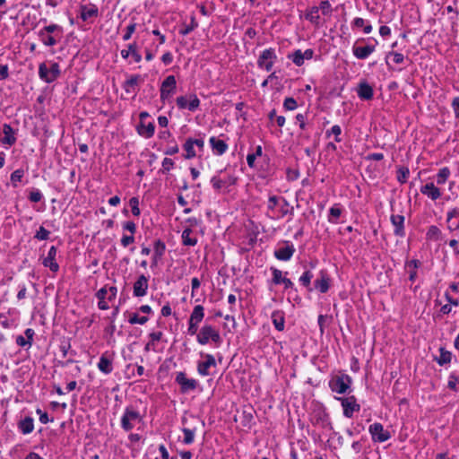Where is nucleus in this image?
I'll list each match as a JSON object with an SVG mask.
<instances>
[{"label": "nucleus", "instance_id": "f257e3e1", "mask_svg": "<svg viewBox=\"0 0 459 459\" xmlns=\"http://www.w3.org/2000/svg\"><path fill=\"white\" fill-rule=\"evenodd\" d=\"M196 340L202 345L207 344L210 340L216 344H220L221 342V337L219 331L210 325H204L201 328L200 332L196 335Z\"/></svg>", "mask_w": 459, "mask_h": 459}, {"label": "nucleus", "instance_id": "f03ea898", "mask_svg": "<svg viewBox=\"0 0 459 459\" xmlns=\"http://www.w3.org/2000/svg\"><path fill=\"white\" fill-rule=\"evenodd\" d=\"M59 75L60 69L57 63H51L49 66L46 63H41L39 66V78L48 83L56 81Z\"/></svg>", "mask_w": 459, "mask_h": 459}, {"label": "nucleus", "instance_id": "7ed1b4c3", "mask_svg": "<svg viewBox=\"0 0 459 459\" xmlns=\"http://www.w3.org/2000/svg\"><path fill=\"white\" fill-rule=\"evenodd\" d=\"M142 417L140 413L132 407H126L121 418V427L124 430H131L136 422H140Z\"/></svg>", "mask_w": 459, "mask_h": 459}, {"label": "nucleus", "instance_id": "20e7f679", "mask_svg": "<svg viewBox=\"0 0 459 459\" xmlns=\"http://www.w3.org/2000/svg\"><path fill=\"white\" fill-rule=\"evenodd\" d=\"M351 378L348 375L336 376L330 381V387L333 392L337 394H345L350 388Z\"/></svg>", "mask_w": 459, "mask_h": 459}, {"label": "nucleus", "instance_id": "39448f33", "mask_svg": "<svg viewBox=\"0 0 459 459\" xmlns=\"http://www.w3.org/2000/svg\"><path fill=\"white\" fill-rule=\"evenodd\" d=\"M277 56L273 48L264 49L258 57L257 65L269 72L272 70Z\"/></svg>", "mask_w": 459, "mask_h": 459}, {"label": "nucleus", "instance_id": "423d86ee", "mask_svg": "<svg viewBox=\"0 0 459 459\" xmlns=\"http://www.w3.org/2000/svg\"><path fill=\"white\" fill-rule=\"evenodd\" d=\"M337 400L341 402L343 409V415L347 418H351L354 412L360 410V405L357 403V400L353 395L349 397H339Z\"/></svg>", "mask_w": 459, "mask_h": 459}, {"label": "nucleus", "instance_id": "0eeeda50", "mask_svg": "<svg viewBox=\"0 0 459 459\" xmlns=\"http://www.w3.org/2000/svg\"><path fill=\"white\" fill-rule=\"evenodd\" d=\"M368 431L372 436V439L376 442L383 443L391 437L389 431L385 430L384 426L378 422L371 424L368 428Z\"/></svg>", "mask_w": 459, "mask_h": 459}, {"label": "nucleus", "instance_id": "6e6552de", "mask_svg": "<svg viewBox=\"0 0 459 459\" xmlns=\"http://www.w3.org/2000/svg\"><path fill=\"white\" fill-rule=\"evenodd\" d=\"M176 85L177 82L174 75H169L166 77V79L161 83L160 99L165 100L170 98L176 91Z\"/></svg>", "mask_w": 459, "mask_h": 459}, {"label": "nucleus", "instance_id": "1a4fd4ad", "mask_svg": "<svg viewBox=\"0 0 459 459\" xmlns=\"http://www.w3.org/2000/svg\"><path fill=\"white\" fill-rule=\"evenodd\" d=\"M176 101L179 108H187L190 111H195L200 105L199 99L194 94L190 95L188 98L186 96L178 97Z\"/></svg>", "mask_w": 459, "mask_h": 459}, {"label": "nucleus", "instance_id": "9d476101", "mask_svg": "<svg viewBox=\"0 0 459 459\" xmlns=\"http://www.w3.org/2000/svg\"><path fill=\"white\" fill-rule=\"evenodd\" d=\"M176 382L180 385L182 393L195 390L197 386V381L193 378H187L184 372L177 374Z\"/></svg>", "mask_w": 459, "mask_h": 459}, {"label": "nucleus", "instance_id": "9b49d317", "mask_svg": "<svg viewBox=\"0 0 459 459\" xmlns=\"http://www.w3.org/2000/svg\"><path fill=\"white\" fill-rule=\"evenodd\" d=\"M295 253V247L292 244L285 242L283 246L279 247L274 251V256L281 261H289Z\"/></svg>", "mask_w": 459, "mask_h": 459}, {"label": "nucleus", "instance_id": "f8f14e48", "mask_svg": "<svg viewBox=\"0 0 459 459\" xmlns=\"http://www.w3.org/2000/svg\"><path fill=\"white\" fill-rule=\"evenodd\" d=\"M56 247L52 246L48 253L47 257L43 259V265L48 267L52 272L56 273L59 269V265L56 261Z\"/></svg>", "mask_w": 459, "mask_h": 459}, {"label": "nucleus", "instance_id": "ddd939ff", "mask_svg": "<svg viewBox=\"0 0 459 459\" xmlns=\"http://www.w3.org/2000/svg\"><path fill=\"white\" fill-rule=\"evenodd\" d=\"M375 45L361 47L354 44L352 47V53L358 59H366L375 51Z\"/></svg>", "mask_w": 459, "mask_h": 459}, {"label": "nucleus", "instance_id": "4468645a", "mask_svg": "<svg viewBox=\"0 0 459 459\" xmlns=\"http://www.w3.org/2000/svg\"><path fill=\"white\" fill-rule=\"evenodd\" d=\"M148 290V278L143 274L140 275L134 283V295L135 297L145 296Z\"/></svg>", "mask_w": 459, "mask_h": 459}, {"label": "nucleus", "instance_id": "2eb2a0df", "mask_svg": "<svg viewBox=\"0 0 459 459\" xmlns=\"http://www.w3.org/2000/svg\"><path fill=\"white\" fill-rule=\"evenodd\" d=\"M216 367V361L212 354L205 355V360L198 362L197 371L202 376H208L210 374L209 368Z\"/></svg>", "mask_w": 459, "mask_h": 459}, {"label": "nucleus", "instance_id": "dca6fc26", "mask_svg": "<svg viewBox=\"0 0 459 459\" xmlns=\"http://www.w3.org/2000/svg\"><path fill=\"white\" fill-rule=\"evenodd\" d=\"M420 192L434 201L441 196L440 190L433 183H428L422 186Z\"/></svg>", "mask_w": 459, "mask_h": 459}, {"label": "nucleus", "instance_id": "f3484780", "mask_svg": "<svg viewBox=\"0 0 459 459\" xmlns=\"http://www.w3.org/2000/svg\"><path fill=\"white\" fill-rule=\"evenodd\" d=\"M99 14V10L94 4L82 5L81 6V18L83 21H88L91 18L97 17Z\"/></svg>", "mask_w": 459, "mask_h": 459}, {"label": "nucleus", "instance_id": "a211bd4d", "mask_svg": "<svg viewBox=\"0 0 459 459\" xmlns=\"http://www.w3.org/2000/svg\"><path fill=\"white\" fill-rule=\"evenodd\" d=\"M210 143L213 152L217 155H222L228 149V144L223 140L214 136L210 138Z\"/></svg>", "mask_w": 459, "mask_h": 459}, {"label": "nucleus", "instance_id": "6ab92c4d", "mask_svg": "<svg viewBox=\"0 0 459 459\" xmlns=\"http://www.w3.org/2000/svg\"><path fill=\"white\" fill-rule=\"evenodd\" d=\"M3 133H4V136L1 140V142L4 144H7L9 146L13 145L16 142V137L14 136V131H13V127L8 124H4L3 126Z\"/></svg>", "mask_w": 459, "mask_h": 459}, {"label": "nucleus", "instance_id": "aec40b11", "mask_svg": "<svg viewBox=\"0 0 459 459\" xmlns=\"http://www.w3.org/2000/svg\"><path fill=\"white\" fill-rule=\"evenodd\" d=\"M38 36L39 40L48 47H53L56 45L58 40L61 39L60 35H53L49 33H44V31H39Z\"/></svg>", "mask_w": 459, "mask_h": 459}, {"label": "nucleus", "instance_id": "412c9836", "mask_svg": "<svg viewBox=\"0 0 459 459\" xmlns=\"http://www.w3.org/2000/svg\"><path fill=\"white\" fill-rule=\"evenodd\" d=\"M392 224L394 227V233L396 236L403 237L404 236V217L403 215H392L391 216Z\"/></svg>", "mask_w": 459, "mask_h": 459}, {"label": "nucleus", "instance_id": "4be33fe9", "mask_svg": "<svg viewBox=\"0 0 459 459\" xmlns=\"http://www.w3.org/2000/svg\"><path fill=\"white\" fill-rule=\"evenodd\" d=\"M141 81L140 75H133L128 78L124 83V89L126 92L136 93L138 91V83Z\"/></svg>", "mask_w": 459, "mask_h": 459}, {"label": "nucleus", "instance_id": "5701e85b", "mask_svg": "<svg viewBox=\"0 0 459 459\" xmlns=\"http://www.w3.org/2000/svg\"><path fill=\"white\" fill-rule=\"evenodd\" d=\"M98 368L104 374H109L112 372V360L107 357V353L102 354L101 357L100 358Z\"/></svg>", "mask_w": 459, "mask_h": 459}, {"label": "nucleus", "instance_id": "b1692460", "mask_svg": "<svg viewBox=\"0 0 459 459\" xmlns=\"http://www.w3.org/2000/svg\"><path fill=\"white\" fill-rule=\"evenodd\" d=\"M357 93L361 100H368L373 98V89L367 82H361L359 84Z\"/></svg>", "mask_w": 459, "mask_h": 459}, {"label": "nucleus", "instance_id": "393cba45", "mask_svg": "<svg viewBox=\"0 0 459 459\" xmlns=\"http://www.w3.org/2000/svg\"><path fill=\"white\" fill-rule=\"evenodd\" d=\"M155 126L153 123H148L145 124L144 122H141L140 125L137 126V132L141 136H143L145 138H150L154 134Z\"/></svg>", "mask_w": 459, "mask_h": 459}, {"label": "nucleus", "instance_id": "a878e982", "mask_svg": "<svg viewBox=\"0 0 459 459\" xmlns=\"http://www.w3.org/2000/svg\"><path fill=\"white\" fill-rule=\"evenodd\" d=\"M271 317L274 327L278 331H283L285 325L284 313L280 310L273 311Z\"/></svg>", "mask_w": 459, "mask_h": 459}, {"label": "nucleus", "instance_id": "bb28decb", "mask_svg": "<svg viewBox=\"0 0 459 459\" xmlns=\"http://www.w3.org/2000/svg\"><path fill=\"white\" fill-rule=\"evenodd\" d=\"M204 317V308L201 305H197L194 307L190 317H189V323H195L198 324L202 322V320Z\"/></svg>", "mask_w": 459, "mask_h": 459}, {"label": "nucleus", "instance_id": "cd10ccee", "mask_svg": "<svg viewBox=\"0 0 459 459\" xmlns=\"http://www.w3.org/2000/svg\"><path fill=\"white\" fill-rule=\"evenodd\" d=\"M19 429L22 434L27 435L34 429V420L31 417H25L19 422Z\"/></svg>", "mask_w": 459, "mask_h": 459}, {"label": "nucleus", "instance_id": "c85d7f7f", "mask_svg": "<svg viewBox=\"0 0 459 459\" xmlns=\"http://www.w3.org/2000/svg\"><path fill=\"white\" fill-rule=\"evenodd\" d=\"M165 252V244L160 240H157L154 244V254L152 256V265L156 266L158 261L161 258Z\"/></svg>", "mask_w": 459, "mask_h": 459}, {"label": "nucleus", "instance_id": "c756f323", "mask_svg": "<svg viewBox=\"0 0 459 459\" xmlns=\"http://www.w3.org/2000/svg\"><path fill=\"white\" fill-rule=\"evenodd\" d=\"M234 182V178H229L228 179H223L216 176L212 177L211 179V183L212 184L213 188L216 190H220L228 185L233 184Z\"/></svg>", "mask_w": 459, "mask_h": 459}, {"label": "nucleus", "instance_id": "7c9ffc66", "mask_svg": "<svg viewBox=\"0 0 459 459\" xmlns=\"http://www.w3.org/2000/svg\"><path fill=\"white\" fill-rule=\"evenodd\" d=\"M315 287L321 293H325L328 290L329 278L326 276V274L322 273L321 277L315 281Z\"/></svg>", "mask_w": 459, "mask_h": 459}, {"label": "nucleus", "instance_id": "2f4dec72", "mask_svg": "<svg viewBox=\"0 0 459 459\" xmlns=\"http://www.w3.org/2000/svg\"><path fill=\"white\" fill-rule=\"evenodd\" d=\"M192 235V230L189 228H186L182 232V242L185 246H191L194 247L197 243V239L195 238L191 237Z\"/></svg>", "mask_w": 459, "mask_h": 459}, {"label": "nucleus", "instance_id": "473e14b6", "mask_svg": "<svg viewBox=\"0 0 459 459\" xmlns=\"http://www.w3.org/2000/svg\"><path fill=\"white\" fill-rule=\"evenodd\" d=\"M306 19L312 23L318 24L320 19L319 8L316 6L311 7L306 13Z\"/></svg>", "mask_w": 459, "mask_h": 459}, {"label": "nucleus", "instance_id": "72a5a7b5", "mask_svg": "<svg viewBox=\"0 0 459 459\" xmlns=\"http://www.w3.org/2000/svg\"><path fill=\"white\" fill-rule=\"evenodd\" d=\"M194 144L192 143V138H189L186 141V143L183 145V149L186 152L185 158L186 159H192L195 157V152L194 150Z\"/></svg>", "mask_w": 459, "mask_h": 459}, {"label": "nucleus", "instance_id": "f704fd0d", "mask_svg": "<svg viewBox=\"0 0 459 459\" xmlns=\"http://www.w3.org/2000/svg\"><path fill=\"white\" fill-rule=\"evenodd\" d=\"M39 31H44V33H49V34H53V35H60V37L62 38L63 30L57 24H50V25L45 26Z\"/></svg>", "mask_w": 459, "mask_h": 459}, {"label": "nucleus", "instance_id": "c9c22d12", "mask_svg": "<svg viewBox=\"0 0 459 459\" xmlns=\"http://www.w3.org/2000/svg\"><path fill=\"white\" fill-rule=\"evenodd\" d=\"M450 176V169L447 167L442 168L439 169L437 175V183L438 185H443L446 183L447 178Z\"/></svg>", "mask_w": 459, "mask_h": 459}, {"label": "nucleus", "instance_id": "e433bc0d", "mask_svg": "<svg viewBox=\"0 0 459 459\" xmlns=\"http://www.w3.org/2000/svg\"><path fill=\"white\" fill-rule=\"evenodd\" d=\"M439 357L437 359V361L439 365H445L451 361L452 354L449 351H445L443 348L439 349Z\"/></svg>", "mask_w": 459, "mask_h": 459}, {"label": "nucleus", "instance_id": "4c0bfd02", "mask_svg": "<svg viewBox=\"0 0 459 459\" xmlns=\"http://www.w3.org/2000/svg\"><path fill=\"white\" fill-rule=\"evenodd\" d=\"M342 214V210L334 205L330 208L328 221L331 223H336Z\"/></svg>", "mask_w": 459, "mask_h": 459}, {"label": "nucleus", "instance_id": "58836bf2", "mask_svg": "<svg viewBox=\"0 0 459 459\" xmlns=\"http://www.w3.org/2000/svg\"><path fill=\"white\" fill-rule=\"evenodd\" d=\"M183 433H184V439H183V442L186 444V445H190L194 442L195 440V429H187V428H184L182 429Z\"/></svg>", "mask_w": 459, "mask_h": 459}, {"label": "nucleus", "instance_id": "ea45409f", "mask_svg": "<svg viewBox=\"0 0 459 459\" xmlns=\"http://www.w3.org/2000/svg\"><path fill=\"white\" fill-rule=\"evenodd\" d=\"M289 58L291 59L292 62L298 66H301L305 61L302 56V51L300 49H298L293 54L290 55Z\"/></svg>", "mask_w": 459, "mask_h": 459}, {"label": "nucleus", "instance_id": "a19ab883", "mask_svg": "<svg viewBox=\"0 0 459 459\" xmlns=\"http://www.w3.org/2000/svg\"><path fill=\"white\" fill-rule=\"evenodd\" d=\"M441 235L440 230L437 226H430L427 231V238L432 240L439 239Z\"/></svg>", "mask_w": 459, "mask_h": 459}, {"label": "nucleus", "instance_id": "79ce46f5", "mask_svg": "<svg viewBox=\"0 0 459 459\" xmlns=\"http://www.w3.org/2000/svg\"><path fill=\"white\" fill-rule=\"evenodd\" d=\"M281 204L280 211H279L281 217H284L285 215H287L289 213L293 214V207H291L290 210L289 209V206H290L289 202L285 198H281Z\"/></svg>", "mask_w": 459, "mask_h": 459}, {"label": "nucleus", "instance_id": "37998d69", "mask_svg": "<svg viewBox=\"0 0 459 459\" xmlns=\"http://www.w3.org/2000/svg\"><path fill=\"white\" fill-rule=\"evenodd\" d=\"M409 174L410 171L408 168L400 167L397 170V180L402 184L405 183L409 177Z\"/></svg>", "mask_w": 459, "mask_h": 459}, {"label": "nucleus", "instance_id": "c03bdc74", "mask_svg": "<svg viewBox=\"0 0 459 459\" xmlns=\"http://www.w3.org/2000/svg\"><path fill=\"white\" fill-rule=\"evenodd\" d=\"M24 172L22 169H16L11 174V182L13 186H17V183L22 181Z\"/></svg>", "mask_w": 459, "mask_h": 459}, {"label": "nucleus", "instance_id": "a18cd8bd", "mask_svg": "<svg viewBox=\"0 0 459 459\" xmlns=\"http://www.w3.org/2000/svg\"><path fill=\"white\" fill-rule=\"evenodd\" d=\"M272 273H273V282L274 284H281L282 282V281L284 279H286V277H283L282 276V272L279 269H276V268H272Z\"/></svg>", "mask_w": 459, "mask_h": 459}, {"label": "nucleus", "instance_id": "49530a36", "mask_svg": "<svg viewBox=\"0 0 459 459\" xmlns=\"http://www.w3.org/2000/svg\"><path fill=\"white\" fill-rule=\"evenodd\" d=\"M50 231L46 230L43 226H40L34 238L39 240H47L48 239Z\"/></svg>", "mask_w": 459, "mask_h": 459}, {"label": "nucleus", "instance_id": "de8ad7c7", "mask_svg": "<svg viewBox=\"0 0 459 459\" xmlns=\"http://www.w3.org/2000/svg\"><path fill=\"white\" fill-rule=\"evenodd\" d=\"M129 204L131 206V209H132V213L134 215V216H139L140 215V209H139V201H138V198L137 197H132L130 200H129Z\"/></svg>", "mask_w": 459, "mask_h": 459}, {"label": "nucleus", "instance_id": "09e8293b", "mask_svg": "<svg viewBox=\"0 0 459 459\" xmlns=\"http://www.w3.org/2000/svg\"><path fill=\"white\" fill-rule=\"evenodd\" d=\"M198 26V23L196 22L195 21V18L194 16L191 17V22L189 25H187L186 27H185L184 29H182L180 30V33L182 35H187L189 34L192 30H194L196 27Z\"/></svg>", "mask_w": 459, "mask_h": 459}, {"label": "nucleus", "instance_id": "8fccbe9b", "mask_svg": "<svg viewBox=\"0 0 459 459\" xmlns=\"http://www.w3.org/2000/svg\"><path fill=\"white\" fill-rule=\"evenodd\" d=\"M313 278V273L310 271H306L299 278V281L306 287L310 285L311 280Z\"/></svg>", "mask_w": 459, "mask_h": 459}, {"label": "nucleus", "instance_id": "3c124183", "mask_svg": "<svg viewBox=\"0 0 459 459\" xmlns=\"http://www.w3.org/2000/svg\"><path fill=\"white\" fill-rule=\"evenodd\" d=\"M128 321L132 325H134V324L144 325L148 321V317L147 316H139L137 314H134L129 318Z\"/></svg>", "mask_w": 459, "mask_h": 459}, {"label": "nucleus", "instance_id": "603ef678", "mask_svg": "<svg viewBox=\"0 0 459 459\" xmlns=\"http://www.w3.org/2000/svg\"><path fill=\"white\" fill-rule=\"evenodd\" d=\"M318 8L324 15H329L332 13L331 4L327 0L322 1Z\"/></svg>", "mask_w": 459, "mask_h": 459}, {"label": "nucleus", "instance_id": "864d4df0", "mask_svg": "<svg viewBox=\"0 0 459 459\" xmlns=\"http://www.w3.org/2000/svg\"><path fill=\"white\" fill-rule=\"evenodd\" d=\"M42 197H43L42 193L38 189L32 190L29 195V199L32 203H38V202L41 201Z\"/></svg>", "mask_w": 459, "mask_h": 459}, {"label": "nucleus", "instance_id": "5fc2aeb1", "mask_svg": "<svg viewBox=\"0 0 459 459\" xmlns=\"http://www.w3.org/2000/svg\"><path fill=\"white\" fill-rule=\"evenodd\" d=\"M283 107L287 110H294L297 108V101L293 98H286Z\"/></svg>", "mask_w": 459, "mask_h": 459}, {"label": "nucleus", "instance_id": "6e6d98bb", "mask_svg": "<svg viewBox=\"0 0 459 459\" xmlns=\"http://www.w3.org/2000/svg\"><path fill=\"white\" fill-rule=\"evenodd\" d=\"M280 201H281V198H279L275 195L270 196L268 199V205H267L268 210L274 212L275 207L278 204H279Z\"/></svg>", "mask_w": 459, "mask_h": 459}, {"label": "nucleus", "instance_id": "4d7b16f0", "mask_svg": "<svg viewBox=\"0 0 459 459\" xmlns=\"http://www.w3.org/2000/svg\"><path fill=\"white\" fill-rule=\"evenodd\" d=\"M135 29H136V24L135 23H130L126 27V33L123 36V39L125 41L129 40L130 38L132 37V34L135 31Z\"/></svg>", "mask_w": 459, "mask_h": 459}, {"label": "nucleus", "instance_id": "13d9d810", "mask_svg": "<svg viewBox=\"0 0 459 459\" xmlns=\"http://www.w3.org/2000/svg\"><path fill=\"white\" fill-rule=\"evenodd\" d=\"M174 166V161L169 158H165L162 160V169L161 171L163 173L169 172Z\"/></svg>", "mask_w": 459, "mask_h": 459}, {"label": "nucleus", "instance_id": "bf43d9fd", "mask_svg": "<svg viewBox=\"0 0 459 459\" xmlns=\"http://www.w3.org/2000/svg\"><path fill=\"white\" fill-rule=\"evenodd\" d=\"M388 56H393L395 64H402L404 61V56L398 52H390Z\"/></svg>", "mask_w": 459, "mask_h": 459}, {"label": "nucleus", "instance_id": "052dcab7", "mask_svg": "<svg viewBox=\"0 0 459 459\" xmlns=\"http://www.w3.org/2000/svg\"><path fill=\"white\" fill-rule=\"evenodd\" d=\"M331 133L335 135V141L337 143H340L342 140L339 138V135L342 134L341 126L338 125H334L331 128Z\"/></svg>", "mask_w": 459, "mask_h": 459}, {"label": "nucleus", "instance_id": "680f3d73", "mask_svg": "<svg viewBox=\"0 0 459 459\" xmlns=\"http://www.w3.org/2000/svg\"><path fill=\"white\" fill-rule=\"evenodd\" d=\"M134 237L133 235H131V236L125 235L121 238V244L124 247H126L130 244L134 243Z\"/></svg>", "mask_w": 459, "mask_h": 459}, {"label": "nucleus", "instance_id": "e2e57ef3", "mask_svg": "<svg viewBox=\"0 0 459 459\" xmlns=\"http://www.w3.org/2000/svg\"><path fill=\"white\" fill-rule=\"evenodd\" d=\"M452 108L455 112V116L459 119V97H455L452 101Z\"/></svg>", "mask_w": 459, "mask_h": 459}, {"label": "nucleus", "instance_id": "0e129e2a", "mask_svg": "<svg viewBox=\"0 0 459 459\" xmlns=\"http://www.w3.org/2000/svg\"><path fill=\"white\" fill-rule=\"evenodd\" d=\"M459 218V209H453L452 211L448 212L447 213V222H451L454 219Z\"/></svg>", "mask_w": 459, "mask_h": 459}, {"label": "nucleus", "instance_id": "69168bd1", "mask_svg": "<svg viewBox=\"0 0 459 459\" xmlns=\"http://www.w3.org/2000/svg\"><path fill=\"white\" fill-rule=\"evenodd\" d=\"M123 228H124V230L130 231L132 233V235L136 230V225L133 221H126V222H125L124 225H123Z\"/></svg>", "mask_w": 459, "mask_h": 459}, {"label": "nucleus", "instance_id": "338daca9", "mask_svg": "<svg viewBox=\"0 0 459 459\" xmlns=\"http://www.w3.org/2000/svg\"><path fill=\"white\" fill-rule=\"evenodd\" d=\"M16 343L19 345V346H22V347H24L26 345H29L30 346L31 343H30V341H28L27 339H25V337H23L22 335H18L16 337Z\"/></svg>", "mask_w": 459, "mask_h": 459}, {"label": "nucleus", "instance_id": "774afa93", "mask_svg": "<svg viewBox=\"0 0 459 459\" xmlns=\"http://www.w3.org/2000/svg\"><path fill=\"white\" fill-rule=\"evenodd\" d=\"M163 333L161 332H153L149 334L150 341L152 342H159L162 338Z\"/></svg>", "mask_w": 459, "mask_h": 459}]
</instances>
